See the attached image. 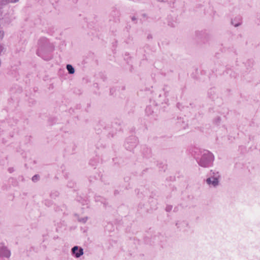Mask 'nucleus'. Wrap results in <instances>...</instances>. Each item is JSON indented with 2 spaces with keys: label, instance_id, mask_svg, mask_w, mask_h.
I'll return each instance as SVG.
<instances>
[{
  "label": "nucleus",
  "instance_id": "f257e3e1",
  "mask_svg": "<svg viewBox=\"0 0 260 260\" xmlns=\"http://www.w3.org/2000/svg\"><path fill=\"white\" fill-rule=\"evenodd\" d=\"M194 152L199 153L197 155L194 154V157L199 166L204 168H208L212 166L214 156L211 152L207 150L197 149Z\"/></svg>",
  "mask_w": 260,
  "mask_h": 260
},
{
  "label": "nucleus",
  "instance_id": "f03ea898",
  "mask_svg": "<svg viewBox=\"0 0 260 260\" xmlns=\"http://www.w3.org/2000/svg\"><path fill=\"white\" fill-rule=\"evenodd\" d=\"M220 179L221 175L219 172L211 170L205 182L209 187L216 188L219 185Z\"/></svg>",
  "mask_w": 260,
  "mask_h": 260
},
{
  "label": "nucleus",
  "instance_id": "7ed1b4c3",
  "mask_svg": "<svg viewBox=\"0 0 260 260\" xmlns=\"http://www.w3.org/2000/svg\"><path fill=\"white\" fill-rule=\"evenodd\" d=\"M137 142V139L135 137H131L126 140L124 144L125 147L131 151L136 146Z\"/></svg>",
  "mask_w": 260,
  "mask_h": 260
},
{
  "label": "nucleus",
  "instance_id": "20e7f679",
  "mask_svg": "<svg viewBox=\"0 0 260 260\" xmlns=\"http://www.w3.org/2000/svg\"><path fill=\"white\" fill-rule=\"evenodd\" d=\"M11 256L10 250L3 243H0V260H4V257L9 258Z\"/></svg>",
  "mask_w": 260,
  "mask_h": 260
},
{
  "label": "nucleus",
  "instance_id": "39448f33",
  "mask_svg": "<svg viewBox=\"0 0 260 260\" xmlns=\"http://www.w3.org/2000/svg\"><path fill=\"white\" fill-rule=\"evenodd\" d=\"M72 254L75 257L79 258L83 254V249L81 247L75 246L72 249Z\"/></svg>",
  "mask_w": 260,
  "mask_h": 260
},
{
  "label": "nucleus",
  "instance_id": "423d86ee",
  "mask_svg": "<svg viewBox=\"0 0 260 260\" xmlns=\"http://www.w3.org/2000/svg\"><path fill=\"white\" fill-rule=\"evenodd\" d=\"M43 50H44L43 48H39L37 52V54H38V56L41 57L42 58H43L45 60L49 59L51 58V56H48V57L44 55Z\"/></svg>",
  "mask_w": 260,
  "mask_h": 260
},
{
  "label": "nucleus",
  "instance_id": "0eeeda50",
  "mask_svg": "<svg viewBox=\"0 0 260 260\" xmlns=\"http://www.w3.org/2000/svg\"><path fill=\"white\" fill-rule=\"evenodd\" d=\"M67 69L68 72L71 74H73L75 72L74 68L72 67V66H71L70 64H68L67 66Z\"/></svg>",
  "mask_w": 260,
  "mask_h": 260
},
{
  "label": "nucleus",
  "instance_id": "6e6552de",
  "mask_svg": "<svg viewBox=\"0 0 260 260\" xmlns=\"http://www.w3.org/2000/svg\"><path fill=\"white\" fill-rule=\"evenodd\" d=\"M241 23V20L240 18L238 19V21H236V20H234L232 21V24L235 26H239Z\"/></svg>",
  "mask_w": 260,
  "mask_h": 260
},
{
  "label": "nucleus",
  "instance_id": "1a4fd4ad",
  "mask_svg": "<svg viewBox=\"0 0 260 260\" xmlns=\"http://www.w3.org/2000/svg\"><path fill=\"white\" fill-rule=\"evenodd\" d=\"M39 176L37 175H34L32 177V181L33 182H37L38 180H39Z\"/></svg>",
  "mask_w": 260,
  "mask_h": 260
},
{
  "label": "nucleus",
  "instance_id": "9d476101",
  "mask_svg": "<svg viewBox=\"0 0 260 260\" xmlns=\"http://www.w3.org/2000/svg\"><path fill=\"white\" fill-rule=\"evenodd\" d=\"M146 113L148 115H149V114H151V107H146Z\"/></svg>",
  "mask_w": 260,
  "mask_h": 260
},
{
  "label": "nucleus",
  "instance_id": "9b49d317",
  "mask_svg": "<svg viewBox=\"0 0 260 260\" xmlns=\"http://www.w3.org/2000/svg\"><path fill=\"white\" fill-rule=\"evenodd\" d=\"M164 95L165 96V98H166L167 96V95L166 94V93L165 92V91H164ZM168 101V100L166 98H165L164 100H162V103H167Z\"/></svg>",
  "mask_w": 260,
  "mask_h": 260
},
{
  "label": "nucleus",
  "instance_id": "f8f14e48",
  "mask_svg": "<svg viewBox=\"0 0 260 260\" xmlns=\"http://www.w3.org/2000/svg\"><path fill=\"white\" fill-rule=\"evenodd\" d=\"M87 217H84L83 218H80V219H79V220L81 222L84 223L87 221Z\"/></svg>",
  "mask_w": 260,
  "mask_h": 260
},
{
  "label": "nucleus",
  "instance_id": "ddd939ff",
  "mask_svg": "<svg viewBox=\"0 0 260 260\" xmlns=\"http://www.w3.org/2000/svg\"><path fill=\"white\" fill-rule=\"evenodd\" d=\"M8 171L9 173H11L14 171V169L13 168H9L8 169Z\"/></svg>",
  "mask_w": 260,
  "mask_h": 260
},
{
  "label": "nucleus",
  "instance_id": "4468645a",
  "mask_svg": "<svg viewBox=\"0 0 260 260\" xmlns=\"http://www.w3.org/2000/svg\"><path fill=\"white\" fill-rule=\"evenodd\" d=\"M7 1H8L9 2H11V3H15L16 2V0H7Z\"/></svg>",
  "mask_w": 260,
  "mask_h": 260
},
{
  "label": "nucleus",
  "instance_id": "2eb2a0df",
  "mask_svg": "<svg viewBox=\"0 0 260 260\" xmlns=\"http://www.w3.org/2000/svg\"><path fill=\"white\" fill-rule=\"evenodd\" d=\"M171 209V207H167V208H166V210H167V211H169V210H170Z\"/></svg>",
  "mask_w": 260,
  "mask_h": 260
},
{
  "label": "nucleus",
  "instance_id": "dca6fc26",
  "mask_svg": "<svg viewBox=\"0 0 260 260\" xmlns=\"http://www.w3.org/2000/svg\"><path fill=\"white\" fill-rule=\"evenodd\" d=\"M161 96H162L161 94H160L159 96L161 97Z\"/></svg>",
  "mask_w": 260,
  "mask_h": 260
}]
</instances>
